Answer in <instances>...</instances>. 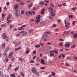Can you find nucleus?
I'll use <instances>...</instances> for the list:
<instances>
[{
	"instance_id": "1",
	"label": "nucleus",
	"mask_w": 77,
	"mask_h": 77,
	"mask_svg": "<svg viewBox=\"0 0 77 77\" xmlns=\"http://www.w3.org/2000/svg\"><path fill=\"white\" fill-rule=\"evenodd\" d=\"M41 18V16L40 15H38V16L36 18V20L35 21V24H38V23L40 22V18Z\"/></svg>"
},
{
	"instance_id": "2",
	"label": "nucleus",
	"mask_w": 77,
	"mask_h": 77,
	"mask_svg": "<svg viewBox=\"0 0 77 77\" xmlns=\"http://www.w3.org/2000/svg\"><path fill=\"white\" fill-rule=\"evenodd\" d=\"M31 71L34 74H36L37 72V70H36V68L35 67H32L31 69Z\"/></svg>"
},
{
	"instance_id": "3",
	"label": "nucleus",
	"mask_w": 77,
	"mask_h": 77,
	"mask_svg": "<svg viewBox=\"0 0 77 77\" xmlns=\"http://www.w3.org/2000/svg\"><path fill=\"white\" fill-rule=\"evenodd\" d=\"M48 9L49 10H51V16H52V17H54V16H55V14L54 13H53V11H53V9H52V8L50 7L48 8Z\"/></svg>"
},
{
	"instance_id": "4",
	"label": "nucleus",
	"mask_w": 77,
	"mask_h": 77,
	"mask_svg": "<svg viewBox=\"0 0 77 77\" xmlns=\"http://www.w3.org/2000/svg\"><path fill=\"white\" fill-rule=\"evenodd\" d=\"M25 27H26V25H23L21 27H19L18 28V30H21L22 29H24Z\"/></svg>"
},
{
	"instance_id": "5",
	"label": "nucleus",
	"mask_w": 77,
	"mask_h": 77,
	"mask_svg": "<svg viewBox=\"0 0 77 77\" xmlns=\"http://www.w3.org/2000/svg\"><path fill=\"white\" fill-rule=\"evenodd\" d=\"M2 37L4 39H6L8 38V37L6 36V34L4 33L2 35Z\"/></svg>"
},
{
	"instance_id": "6",
	"label": "nucleus",
	"mask_w": 77,
	"mask_h": 77,
	"mask_svg": "<svg viewBox=\"0 0 77 77\" xmlns=\"http://www.w3.org/2000/svg\"><path fill=\"white\" fill-rule=\"evenodd\" d=\"M70 45V43H68L67 44V43H66V44L65 46V47H66L67 46L68 48H69V45Z\"/></svg>"
},
{
	"instance_id": "7",
	"label": "nucleus",
	"mask_w": 77,
	"mask_h": 77,
	"mask_svg": "<svg viewBox=\"0 0 77 77\" xmlns=\"http://www.w3.org/2000/svg\"><path fill=\"white\" fill-rule=\"evenodd\" d=\"M33 5V4L32 3H31L30 4H29L28 6V8L30 9V8Z\"/></svg>"
},
{
	"instance_id": "8",
	"label": "nucleus",
	"mask_w": 77,
	"mask_h": 77,
	"mask_svg": "<svg viewBox=\"0 0 77 77\" xmlns=\"http://www.w3.org/2000/svg\"><path fill=\"white\" fill-rule=\"evenodd\" d=\"M27 34V32H26L23 31V34H22V36H25Z\"/></svg>"
},
{
	"instance_id": "9",
	"label": "nucleus",
	"mask_w": 77,
	"mask_h": 77,
	"mask_svg": "<svg viewBox=\"0 0 77 77\" xmlns=\"http://www.w3.org/2000/svg\"><path fill=\"white\" fill-rule=\"evenodd\" d=\"M17 8H18V4H16L14 7V9H17Z\"/></svg>"
},
{
	"instance_id": "10",
	"label": "nucleus",
	"mask_w": 77,
	"mask_h": 77,
	"mask_svg": "<svg viewBox=\"0 0 77 77\" xmlns=\"http://www.w3.org/2000/svg\"><path fill=\"white\" fill-rule=\"evenodd\" d=\"M58 45H59L60 47H63V43L62 42H60L59 44H58Z\"/></svg>"
},
{
	"instance_id": "11",
	"label": "nucleus",
	"mask_w": 77,
	"mask_h": 77,
	"mask_svg": "<svg viewBox=\"0 0 77 77\" xmlns=\"http://www.w3.org/2000/svg\"><path fill=\"white\" fill-rule=\"evenodd\" d=\"M44 3V1H40L39 4H40V5H42Z\"/></svg>"
},
{
	"instance_id": "12",
	"label": "nucleus",
	"mask_w": 77,
	"mask_h": 77,
	"mask_svg": "<svg viewBox=\"0 0 77 77\" xmlns=\"http://www.w3.org/2000/svg\"><path fill=\"white\" fill-rule=\"evenodd\" d=\"M73 36L74 38H76L77 37V34L75 33L73 35Z\"/></svg>"
},
{
	"instance_id": "13",
	"label": "nucleus",
	"mask_w": 77,
	"mask_h": 77,
	"mask_svg": "<svg viewBox=\"0 0 77 77\" xmlns=\"http://www.w3.org/2000/svg\"><path fill=\"white\" fill-rule=\"evenodd\" d=\"M21 49V48L20 47H19L17 48H15L14 49L15 51H18V50H20Z\"/></svg>"
},
{
	"instance_id": "14",
	"label": "nucleus",
	"mask_w": 77,
	"mask_h": 77,
	"mask_svg": "<svg viewBox=\"0 0 77 77\" xmlns=\"http://www.w3.org/2000/svg\"><path fill=\"white\" fill-rule=\"evenodd\" d=\"M19 60H20V62H23L24 61V59H22L21 57H20L19 59Z\"/></svg>"
},
{
	"instance_id": "15",
	"label": "nucleus",
	"mask_w": 77,
	"mask_h": 77,
	"mask_svg": "<svg viewBox=\"0 0 77 77\" xmlns=\"http://www.w3.org/2000/svg\"><path fill=\"white\" fill-rule=\"evenodd\" d=\"M5 45H6V43H3L2 45V48H5Z\"/></svg>"
},
{
	"instance_id": "16",
	"label": "nucleus",
	"mask_w": 77,
	"mask_h": 77,
	"mask_svg": "<svg viewBox=\"0 0 77 77\" xmlns=\"http://www.w3.org/2000/svg\"><path fill=\"white\" fill-rule=\"evenodd\" d=\"M10 76L12 77H15V73H13L10 75Z\"/></svg>"
},
{
	"instance_id": "17",
	"label": "nucleus",
	"mask_w": 77,
	"mask_h": 77,
	"mask_svg": "<svg viewBox=\"0 0 77 77\" xmlns=\"http://www.w3.org/2000/svg\"><path fill=\"white\" fill-rule=\"evenodd\" d=\"M11 17H12V14H10L7 18V19H10V18H11Z\"/></svg>"
},
{
	"instance_id": "18",
	"label": "nucleus",
	"mask_w": 77,
	"mask_h": 77,
	"mask_svg": "<svg viewBox=\"0 0 77 77\" xmlns=\"http://www.w3.org/2000/svg\"><path fill=\"white\" fill-rule=\"evenodd\" d=\"M41 63H43V64H45V62H44V60L43 59H42L41 60Z\"/></svg>"
},
{
	"instance_id": "19",
	"label": "nucleus",
	"mask_w": 77,
	"mask_h": 77,
	"mask_svg": "<svg viewBox=\"0 0 77 77\" xmlns=\"http://www.w3.org/2000/svg\"><path fill=\"white\" fill-rule=\"evenodd\" d=\"M53 52H54V53H55L56 54H58V51H56L55 50H54L53 51Z\"/></svg>"
},
{
	"instance_id": "20",
	"label": "nucleus",
	"mask_w": 77,
	"mask_h": 77,
	"mask_svg": "<svg viewBox=\"0 0 77 77\" xmlns=\"http://www.w3.org/2000/svg\"><path fill=\"white\" fill-rule=\"evenodd\" d=\"M20 68V66H18L16 68L14 69V71H17L18 69H19V68Z\"/></svg>"
},
{
	"instance_id": "21",
	"label": "nucleus",
	"mask_w": 77,
	"mask_h": 77,
	"mask_svg": "<svg viewBox=\"0 0 77 77\" xmlns=\"http://www.w3.org/2000/svg\"><path fill=\"white\" fill-rule=\"evenodd\" d=\"M20 44H21V43L20 42H18L15 45V47H17V46L18 45H20Z\"/></svg>"
},
{
	"instance_id": "22",
	"label": "nucleus",
	"mask_w": 77,
	"mask_h": 77,
	"mask_svg": "<svg viewBox=\"0 0 77 77\" xmlns=\"http://www.w3.org/2000/svg\"><path fill=\"white\" fill-rule=\"evenodd\" d=\"M5 62H8V61H9V59H8V58H6L5 60Z\"/></svg>"
},
{
	"instance_id": "23",
	"label": "nucleus",
	"mask_w": 77,
	"mask_h": 77,
	"mask_svg": "<svg viewBox=\"0 0 77 77\" xmlns=\"http://www.w3.org/2000/svg\"><path fill=\"white\" fill-rule=\"evenodd\" d=\"M45 21L44 22L42 21L40 23V24H45Z\"/></svg>"
},
{
	"instance_id": "24",
	"label": "nucleus",
	"mask_w": 77,
	"mask_h": 77,
	"mask_svg": "<svg viewBox=\"0 0 77 77\" xmlns=\"http://www.w3.org/2000/svg\"><path fill=\"white\" fill-rule=\"evenodd\" d=\"M3 55L4 56H6V57H7L8 56V55L7 54H6V53L4 52V53L3 54Z\"/></svg>"
},
{
	"instance_id": "25",
	"label": "nucleus",
	"mask_w": 77,
	"mask_h": 77,
	"mask_svg": "<svg viewBox=\"0 0 77 77\" xmlns=\"http://www.w3.org/2000/svg\"><path fill=\"white\" fill-rule=\"evenodd\" d=\"M15 14H14V15L16 17H18V13H17V12H15Z\"/></svg>"
},
{
	"instance_id": "26",
	"label": "nucleus",
	"mask_w": 77,
	"mask_h": 77,
	"mask_svg": "<svg viewBox=\"0 0 77 77\" xmlns=\"http://www.w3.org/2000/svg\"><path fill=\"white\" fill-rule=\"evenodd\" d=\"M6 25L5 24H3L1 25V27L3 28L4 27H6Z\"/></svg>"
},
{
	"instance_id": "27",
	"label": "nucleus",
	"mask_w": 77,
	"mask_h": 77,
	"mask_svg": "<svg viewBox=\"0 0 77 77\" xmlns=\"http://www.w3.org/2000/svg\"><path fill=\"white\" fill-rule=\"evenodd\" d=\"M7 21H8V22H10V23H12V20H9V19H7Z\"/></svg>"
},
{
	"instance_id": "28",
	"label": "nucleus",
	"mask_w": 77,
	"mask_h": 77,
	"mask_svg": "<svg viewBox=\"0 0 77 77\" xmlns=\"http://www.w3.org/2000/svg\"><path fill=\"white\" fill-rule=\"evenodd\" d=\"M67 59L69 60H72V59L71 58V57H67Z\"/></svg>"
},
{
	"instance_id": "29",
	"label": "nucleus",
	"mask_w": 77,
	"mask_h": 77,
	"mask_svg": "<svg viewBox=\"0 0 77 77\" xmlns=\"http://www.w3.org/2000/svg\"><path fill=\"white\" fill-rule=\"evenodd\" d=\"M36 75L37 76H39V72H36Z\"/></svg>"
},
{
	"instance_id": "30",
	"label": "nucleus",
	"mask_w": 77,
	"mask_h": 77,
	"mask_svg": "<svg viewBox=\"0 0 77 77\" xmlns=\"http://www.w3.org/2000/svg\"><path fill=\"white\" fill-rule=\"evenodd\" d=\"M52 74V76H54L55 75V73L54 72H51Z\"/></svg>"
},
{
	"instance_id": "31",
	"label": "nucleus",
	"mask_w": 77,
	"mask_h": 77,
	"mask_svg": "<svg viewBox=\"0 0 77 77\" xmlns=\"http://www.w3.org/2000/svg\"><path fill=\"white\" fill-rule=\"evenodd\" d=\"M59 41L63 42V41H64V40L63 39L60 38V39H59Z\"/></svg>"
},
{
	"instance_id": "32",
	"label": "nucleus",
	"mask_w": 77,
	"mask_h": 77,
	"mask_svg": "<svg viewBox=\"0 0 77 77\" xmlns=\"http://www.w3.org/2000/svg\"><path fill=\"white\" fill-rule=\"evenodd\" d=\"M45 68H46V67L44 66L40 67V69H45Z\"/></svg>"
},
{
	"instance_id": "33",
	"label": "nucleus",
	"mask_w": 77,
	"mask_h": 77,
	"mask_svg": "<svg viewBox=\"0 0 77 77\" xmlns=\"http://www.w3.org/2000/svg\"><path fill=\"white\" fill-rule=\"evenodd\" d=\"M45 34H50V32L48 31H46L45 32Z\"/></svg>"
},
{
	"instance_id": "34",
	"label": "nucleus",
	"mask_w": 77,
	"mask_h": 77,
	"mask_svg": "<svg viewBox=\"0 0 77 77\" xmlns=\"http://www.w3.org/2000/svg\"><path fill=\"white\" fill-rule=\"evenodd\" d=\"M32 53H33V54H36V50L32 52Z\"/></svg>"
},
{
	"instance_id": "35",
	"label": "nucleus",
	"mask_w": 77,
	"mask_h": 77,
	"mask_svg": "<svg viewBox=\"0 0 77 77\" xmlns=\"http://www.w3.org/2000/svg\"><path fill=\"white\" fill-rule=\"evenodd\" d=\"M11 60H12V61H14V60H15V58H14V57H11Z\"/></svg>"
},
{
	"instance_id": "36",
	"label": "nucleus",
	"mask_w": 77,
	"mask_h": 77,
	"mask_svg": "<svg viewBox=\"0 0 77 77\" xmlns=\"http://www.w3.org/2000/svg\"><path fill=\"white\" fill-rule=\"evenodd\" d=\"M33 31V29H31L29 31V33H31Z\"/></svg>"
},
{
	"instance_id": "37",
	"label": "nucleus",
	"mask_w": 77,
	"mask_h": 77,
	"mask_svg": "<svg viewBox=\"0 0 77 77\" xmlns=\"http://www.w3.org/2000/svg\"><path fill=\"white\" fill-rule=\"evenodd\" d=\"M75 45H73L71 47V48H74L75 47Z\"/></svg>"
},
{
	"instance_id": "38",
	"label": "nucleus",
	"mask_w": 77,
	"mask_h": 77,
	"mask_svg": "<svg viewBox=\"0 0 77 77\" xmlns=\"http://www.w3.org/2000/svg\"><path fill=\"white\" fill-rule=\"evenodd\" d=\"M2 18H5V14H2Z\"/></svg>"
},
{
	"instance_id": "39",
	"label": "nucleus",
	"mask_w": 77,
	"mask_h": 77,
	"mask_svg": "<svg viewBox=\"0 0 77 77\" xmlns=\"http://www.w3.org/2000/svg\"><path fill=\"white\" fill-rule=\"evenodd\" d=\"M41 14H43V15H44V11H41Z\"/></svg>"
},
{
	"instance_id": "40",
	"label": "nucleus",
	"mask_w": 77,
	"mask_h": 77,
	"mask_svg": "<svg viewBox=\"0 0 77 77\" xmlns=\"http://www.w3.org/2000/svg\"><path fill=\"white\" fill-rule=\"evenodd\" d=\"M63 55V54H60V55H59L58 56V58L59 59H60V57H61V56H62V55Z\"/></svg>"
},
{
	"instance_id": "41",
	"label": "nucleus",
	"mask_w": 77,
	"mask_h": 77,
	"mask_svg": "<svg viewBox=\"0 0 77 77\" xmlns=\"http://www.w3.org/2000/svg\"><path fill=\"white\" fill-rule=\"evenodd\" d=\"M50 55L51 56H54V54H53V53H50Z\"/></svg>"
},
{
	"instance_id": "42",
	"label": "nucleus",
	"mask_w": 77,
	"mask_h": 77,
	"mask_svg": "<svg viewBox=\"0 0 77 77\" xmlns=\"http://www.w3.org/2000/svg\"><path fill=\"white\" fill-rule=\"evenodd\" d=\"M20 73L23 76V77H24V73L23 72H20Z\"/></svg>"
},
{
	"instance_id": "43",
	"label": "nucleus",
	"mask_w": 77,
	"mask_h": 77,
	"mask_svg": "<svg viewBox=\"0 0 77 77\" xmlns=\"http://www.w3.org/2000/svg\"><path fill=\"white\" fill-rule=\"evenodd\" d=\"M67 22H68V21H67L66 20V19L64 20V23L65 24H66V23H67Z\"/></svg>"
},
{
	"instance_id": "44",
	"label": "nucleus",
	"mask_w": 77,
	"mask_h": 77,
	"mask_svg": "<svg viewBox=\"0 0 77 77\" xmlns=\"http://www.w3.org/2000/svg\"><path fill=\"white\" fill-rule=\"evenodd\" d=\"M72 11H75V7H73L72 8Z\"/></svg>"
},
{
	"instance_id": "45",
	"label": "nucleus",
	"mask_w": 77,
	"mask_h": 77,
	"mask_svg": "<svg viewBox=\"0 0 77 77\" xmlns=\"http://www.w3.org/2000/svg\"><path fill=\"white\" fill-rule=\"evenodd\" d=\"M21 14H22V15H23V14H24V11H21Z\"/></svg>"
},
{
	"instance_id": "46",
	"label": "nucleus",
	"mask_w": 77,
	"mask_h": 77,
	"mask_svg": "<svg viewBox=\"0 0 77 77\" xmlns=\"http://www.w3.org/2000/svg\"><path fill=\"white\" fill-rule=\"evenodd\" d=\"M64 33H65V34H68V31H64Z\"/></svg>"
},
{
	"instance_id": "47",
	"label": "nucleus",
	"mask_w": 77,
	"mask_h": 77,
	"mask_svg": "<svg viewBox=\"0 0 77 77\" xmlns=\"http://www.w3.org/2000/svg\"><path fill=\"white\" fill-rule=\"evenodd\" d=\"M29 14L30 15H32V12L30 11H29Z\"/></svg>"
},
{
	"instance_id": "48",
	"label": "nucleus",
	"mask_w": 77,
	"mask_h": 77,
	"mask_svg": "<svg viewBox=\"0 0 77 77\" xmlns=\"http://www.w3.org/2000/svg\"><path fill=\"white\" fill-rule=\"evenodd\" d=\"M5 51L6 52H8V51H9V49L8 48H6L5 49Z\"/></svg>"
},
{
	"instance_id": "49",
	"label": "nucleus",
	"mask_w": 77,
	"mask_h": 77,
	"mask_svg": "<svg viewBox=\"0 0 77 77\" xmlns=\"http://www.w3.org/2000/svg\"><path fill=\"white\" fill-rule=\"evenodd\" d=\"M30 63H35V62L34 60H31L30 61Z\"/></svg>"
},
{
	"instance_id": "50",
	"label": "nucleus",
	"mask_w": 77,
	"mask_h": 77,
	"mask_svg": "<svg viewBox=\"0 0 77 77\" xmlns=\"http://www.w3.org/2000/svg\"><path fill=\"white\" fill-rule=\"evenodd\" d=\"M63 6H65L66 5V4L65 3H63Z\"/></svg>"
},
{
	"instance_id": "51",
	"label": "nucleus",
	"mask_w": 77,
	"mask_h": 77,
	"mask_svg": "<svg viewBox=\"0 0 77 77\" xmlns=\"http://www.w3.org/2000/svg\"><path fill=\"white\" fill-rule=\"evenodd\" d=\"M25 14H26V15L27 16H28V15H29V13H28V12H26Z\"/></svg>"
},
{
	"instance_id": "52",
	"label": "nucleus",
	"mask_w": 77,
	"mask_h": 77,
	"mask_svg": "<svg viewBox=\"0 0 77 77\" xmlns=\"http://www.w3.org/2000/svg\"><path fill=\"white\" fill-rule=\"evenodd\" d=\"M58 6H59L60 7H62V4H60L59 5L57 6V7H58Z\"/></svg>"
},
{
	"instance_id": "53",
	"label": "nucleus",
	"mask_w": 77,
	"mask_h": 77,
	"mask_svg": "<svg viewBox=\"0 0 77 77\" xmlns=\"http://www.w3.org/2000/svg\"><path fill=\"white\" fill-rule=\"evenodd\" d=\"M12 57V56L11 55H10V54H9L8 55V58H11V57Z\"/></svg>"
},
{
	"instance_id": "54",
	"label": "nucleus",
	"mask_w": 77,
	"mask_h": 77,
	"mask_svg": "<svg viewBox=\"0 0 77 77\" xmlns=\"http://www.w3.org/2000/svg\"><path fill=\"white\" fill-rule=\"evenodd\" d=\"M53 26L54 27H56V24H54L53 25Z\"/></svg>"
},
{
	"instance_id": "55",
	"label": "nucleus",
	"mask_w": 77,
	"mask_h": 77,
	"mask_svg": "<svg viewBox=\"0 0 77 77\" xmlns=\"http://www.w3.org/2000/svg\"><path fill=\"white\" fill-rule=\"evenodd\" d=\"M30 53L29 51H27L26 52V54H29V53Z\"/></svg>"
},
{
	"instance_id": "56",
	"label": "nucleus",
	"mask_w": 77,
	"mask_h": 77,
	"mask_svg": "<svg viewBox=\"0 0 77 77\" xmlns=\"http://www.w3.org/2000/svg\"><path fill=\"white\" fill-rule=\"evenodd\" d=\"M75 23H76V21H73V23H72L73 25H75Z\"/></svg>"
},
{
	"instance_id": "57",
	"label": "nucleus",
	"mask_w": 77,
	"mask_h": 77,
	"mask_svg": "<svg viewBox=\"0 0 77 77\" xmlns=\"http://www.w3.org/2000/svg\"><path fill=\"white\" fill-rule=\"evenodd\" d=\"M9 54L11 55V56H12V55L13 54V53H12V52H10Z\"/></svg>"
},
{
	"instance_id": "58",
	"label": "nucleus",
	"mask_w": 77,
	"mask_h": 77,
	"mask_svg": "<svg viewBox=\"0 0 77 77\" xmlns=\"http://www.w3.org/2000/svg\"><path fill=\"white\" fill-rule=\"evenodd\" d=\"M36 58V56H34L33 57V60H35V59Z\"/></svg>"
},
{
	"instance_id": "59",
	"label": "nucleus",
	"mask_w": 77,
	"mask_h": 77,
	"mask_svg": "<svg viewBox=\"0 0 77 77\" xmlns=\"http://www.w3.org/2000/svg\"><path fill=\"white\" fill-rule=\"evenodd\" d=\"M23 23H20L18 24V26H21V25H23Z\"/></svg>"
},
{
	"instance_id": "60",
	"label": "nucleus",
	"mask_w": 77,
	"mask_h": 77,
	"mask_svg": "<svg viewBox=\"0 0 77 77\" xmlns=\"http://www.w3.org/2000/svg\"><path fill=\"white\" fill-rule=\"evenodd\" d=\"M6 5L7 6L9 5V2H8L7 3Z\"/></svg>"
},
{
	"instance_id": "61",
	"label": "nucleus",
	"mask_w": 77,
	"mask_h": 77,
	"mask_svg": "<svg viewBox=\"0 0 77 77\" xmlns=\"http://www.w3.org/2000/svg\"><path fill=\"white\" fill-rule=\"evenodd\" d=\"M65 26L66 27V29H68L69 27L68 26V25H66L65 24Z\"/></svg>"
},
{
	"instance_id": "62",
	"label": "nucleus",
	"mask_w": 77,
	"mask_h": 77,
	"mask_svg": "<svg viewBox=\"0 0 77 77\" xmlns=\"http://www.w3.org/2000/svg\"><path fill=\"white\" fill-rule=\"evenodd\" d=\"M66 66H68V65H69V64L68 63H66Z\"/></svg>"
},
{
	"instance_id": "63",
	"label": "nucleus",
	"mask_w": 77,
	"mask_h": 77,
	"mask_svg": "<svg viewBox=\"0 0 77 77\" xmlns=\"http://www.w3.org/2000/svg\"><path fill=\"white\" fill-rule=\"evenodd\" d=\"M10 28H12V27H13V26L12 25H11L10 26Z\"/></svg>"
},
{
	"instance_id": "64",
	"label": "nucleus",
	"mask_w": 77,
	"mask_h": 77,
	"mask_svg": "<svg viewBox=\"0 0 77 77\" xmlns=\"http://www.w3.org/2000/svg\"><path fill=\"white\" fill-rule=\"evenodd\" d=\"M43 41H47V39L45 38H44L43 39Z\"/></svg>"
}]
</instances>
